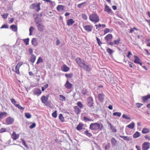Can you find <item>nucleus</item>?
Segmentation results:
<instances>
[{"instance_id":"f257e3e1","label":"nucleus","mask_w":150,"mask_h":150,"mask_svg":"<svg viewBox=\"0 0 150 150\" xmlns=\"http://www.w3.org/2000/svg\"><path fill=\"white\" fill-rule=\"evenodd\" d=\"M103 128V126L102 123H98L97 122L91 123L89 126L90 129L94 130L101 131Z\"/></svg>"},{"instance_id":"f03ea898","label":"nucleus","mask_w":150,"mask_h":150,"mask_svg":"<svg viewBox=\"0 0 150 150\" xmlns=\"http://www.w3.org/2000/svg\"><path fill=\"white\" fill-rule=\"evenodd\" d=\"M89 18L90 21L95 23H98L99 21V16L96 13H93L90 14L89 15Z\"/></svg>"},{"instance_id":"7ed1b4c3","label":"nucleus","mask_w":150,"mask_h":150,"mask_svg":"<svg viewBox=\"0 0 150 150\" xmlns=\"http://www.w3.org/2000/svg\"><path fill=\"white\" fill-rule=\"evenodd\" d=\"M40 2L34 3L30 5V8L38 12L40 10Z\"/></svg>"},{"instance_id":"20e7f679","label":"nucleus","mask_w":150,"mask_h":150,"mask_svg":"<svg viewBox=\"0 0 150 150\" xmlns=\"http://www.w3.org/2000/svg\"><path fill=\"white\" fill-rule=\"evenodd\" d=\"M75 60L78 66H86L84 60L80 58L77 57L76 59Z\"/></svg>"},{"instance_id":"39448f33","label":"nucleus","mask_w":150,"mask_h":150,"mask_svg":"<svg viewBox=\"0 0 150 150\" xmlns=\"http://www.w3.org/2000/svg\"><path fill=\"white\" fill-rule=\"evenodd\" d=\"M87 105L89 107H92L93 106L94 102L93 98L91 97H89L87 99Z\"/></svg>"},{"instance_id":"423d86ee","label":"nucleus","mask_w":150,"mask_h":150,"mask_svg":"<svg viewBox=\"0 0 150 150\" xmlns=\"http://www.w3.org/2000/svg\"><path fill=\"white\" fill-rule=\"evenodd\" d=\"M134 60L133 62L136 64H139L140 66L142 65V63L140 61L139 57L137 55L134 56Z\"/></svg>"},{"instance_id":"0eeeda50","label":"nucleus","mask_w":150,"mask_h":150,"mask_svg":"<svg viewBox=\"0 0 150 150\" xmlns=\"http://www.w3.org/2000/svg\"><path fill=\"white\" fill-rule=\"evenodd\" d=\"M150 143L148 142H145L142 144L143 150H147L150 148Z\"/></svg>"},{"instance_id":"6e6552de","label":"nucleus","mask_w":150,"mask_h":150,"mask_svg":"<svg viewBox=\"0 0 150 150\" xmlns=\"http://www.w3.org/2000/svg\"><path fill=\"white\" fill-rule=\"evenodd\" d=\"M85 30L87 32H90L92 31L93 26L91 25H86L83 26Z\"/></svg>"},{"instance_id":"1a4fd4ad","label":"nucleus","mask_w":150,"mask_h":150,"mask_svg":"<svg viewBox=\"0 0 150 150\" xmlns=\"http://www.w3.org/2000/svg\"><path fill=\"white\" fill-rule=\"evenodd\" d=\"M14 119L11 117H8L6 118V122L7 125H11L14 122Z\"/></svg>"},{"instance_id":"9d476101","label":"nucleus","mask_w":150,"mask_h":150,"mask_svg":"<svg viewBox=\"0 0 150 150\" xmlns=\"http://www.w3.org/2000/svg\"><path fill=\"white\" fill-rule=\"evenodd\" d=\"M104 11L107 12V13L109 14H111L112 13L111 9L110 8L109 6L107 5H105Z\"/></svg>"},{"instance_id":"9b49d317","label":"nucleus","mask_w":150,"mask_h":150,"mask_svg":"<svg viewBox=\"0 0 150 150\" xmlns=\"http://www.w3.org/2000/svg\"><path fill=\"white\" fill-rule=\"evenodd\" d=\"M0 47L3 51H9V46L6 44H4L1 46Z\"/></svg>"},{"instance_id":"f8f14e48","label":"nucleus","mask_w":150,"mask_h":150,"mask_svg":"<svg viewBox=\"0 0 150 150\" xmlns=\"http://www.w3.org/2000/svg\"><path fill=\"white\" fill-rule=\"evenodd\" d=\"M113 38L112 35L111 34H109L107 35L104 38L106 42L108 43V41L111 40Z\"/></svg>"},{"instance_id":"ddd939ff","label":"nucleus","mask_w":150,"mask_h":150,"mask_svg":"<svg viewBox=\"0 0 150 150\" xmlns=\"http://www.w3.org/2000/svg\"><path fill=\"white\" fill-rule=\"evenodd\" d=\"M64 86L67 89H69L71 88L73 85L71 83H70L68 80H67Z\"/></svg>"},{"instance_id":"4468645a","label":"nucleus","mask_w":150,"mask_h":150,"mask_svg":"<svg viewBox=\"0 0 150 150\" xmlns=\"http://www.w3.org/2000/svg\"><path fill=\"white\" fill-rule=\"evenodd\" d=\"M31 44L35 47L37 46L38 45V42L37 39L35 38H33L31 40Z\"/></svg>"},{"instance_id":"2eb2a0df","label":"nucleus","mask_w":150,"mask_h":150,"mask_svg":"<svg viewBox=\"0 0 150 150\" xmlns=\"http://www.w3.org/2000/svg\"><path fill=\"white\" fill-rule=\"evenodd\" d=\"M104 98V95L102 93H100L98 95V99L100 102H103Z\"/></svg>"},{"instance_id":"dca6fc26","label":"nucleus","mask_w":150,"mask_h":150,"mask_svg":"<svg viewBox=\"0 0 150 150\" xmlns=\"http://www.w3.org/2000/svg\"><path fill=\"white\" fill-rule=\"evenodd\" d=\"M20 66L12 67V70L13 71L16 72L17 74H20L19 68Z\"/></svg>"},{"instance_id":"f3484780","label":"nucleus","mask_w":150,"mask_h":150,"mask_svg":"<svg viewBox=\"0 0 150 150\" xmlns=\"http://www.w3.org/2000/svg\"><path fill=\"white\" fill-rule=\"evenodd\" d=\"M65 7V6L64 5H59L57 6L56 9L58 11H62L64 10Z\"/></svg>"},{"instance_id":"a211bd4d","label":"nucleus","mask_w":150,"mask_h":150,"mask_svg":"<svg viewBox=\"0 0 150 150\" xmlns=\"http://www.w3.org/2000/svg\"><path fill=\"white\" fill-rule=\"evenodd\" d=\"M74 23L75 21H74L73 19L70 18L67 20V24L68 26H70L72 25Z\"/></svg>"},{"instance_id":"6ab92c4d","label":"nucleus","mask_w":150,"mask_h":150,"mask_svg":"<svg viewBox=\"0 0 150 150\" xmlns=\"http://www.w3.org/2000/svg\"><path fill=\"white\" fill-rule=\"evenodd\" d=\"M38 27V30L40 32H42L43 31L44 29V26L42 24H40L37 25Z\"/></svg>"},{"instance_id":"aec40b11","label":"nucleus","mask_w":150,"mask_h":150,"mask_svg":"<svg viewBox=\"0 0 150 150\" xmlns=\"http://www.w3.org/2000/svg\"><path fill=\"white\" fill-rule=\"evenodd\" d=\"M19 134H16V132H13L11 135V138L13 140H16L19 138Z\"/></svg>"},{"instance_id":"412c9836","label":"nucleus","mask_w":150,"mask_h":150,"mask_svg":"<svg viewBox=\"0 0 150 150\" xmlns=\"http://www.w3.org/2000/svg\"><path fill=\"white\" fill-rule=\"evenodd\" d=\"M119 137L123 139L124 140L127 141H129L131 140L132 138L131 137H128L127 136H124L121 135H120Z\"/></svg>"},{"instance_id":"4be33fe9","label":"nucleus","mask_w":150,"mask_h":150,"mask_svg":"<svg viewBox=\"0 0 150 150\" xmlns=\"http://www.w3.org/2000/svg\"><path fill=\"white\" fill-rule=\"evenodd\" d=\"M48 100V98L46 97L45 96L42 97L41 98V100L42 102L44 104H46Z\"/></svg>"},{"instance_id":"5701e85b","label":"nucleus","mask_w":150,"mask_h":150,"mask_svg":"<svg viewBox=\"0 0 150 150\" xmlns=\"http://www.w3.org/2000/svg\"><path fill=\"white\" fill-rule=\"evenodd\" d=\"M10 28L14 32H17V26L14 25H11L10 26Z\"/></svg>"},{"instance_id":"b1692460","label":"nucleus","mask_w":150,"mask_h":150,"mask_svg":"<svg viewBox=\"0 0 150 150\" xmlns=\"http://www.w3.org/2000/svg\"><path fill=\"white\" fill-rule=\"evenodd\" d=\"M74 111L77 115L79 114L81 111V110L77 106L74 107Z\"/></svg>"},{"instance_id":"393cba45","label":"nucleus","mask_w":150,"mask_h":150,"mask_svg":"<svg viewBox=\"0 0 150 150\" xmlns=\"http://www.w3.org/2000/svg\"><path fill=\"white\" fill-rule=\"evenodd\" d=\"M112 145V146H115L116 145L117 142L115 138L112 137L111 139Z\"/></svg>"},{"instance_id":"a878e982","label":"nucleus","mask_w":150,"mask_h":150,"mask_svg":"<svg viewBox=\"0 0 150 150\" xmlns=\"http://www.w3.org/2000/svg\"><path fill=\"white\" fill-rule=\"evenodd\" d=\"M36 58V56L33 54H32L30 58V61L33 63H34L35 61Z\"/></svg>"},{"instance_id":"bb28decb","label":"nucleus","mask_w":150,"mask_h":150,"mask_svg":"<svg viewBox=\"0 0 150 150\" xmlns=\"http://www.w3.org/2000/svg\"><path fill=\"white\" fill-rule=\"evenodd\" d=\"M108 124L110 125V127L112 130V132H116L117 130L115 127L112 125V124L110 122L108 123Z\"/></svg>"},{"instance_id":"cd10ccee","label":"nucleus","mask_w":150,"mask_h":150,"mask_svg":"<svg viewBox=\"0 0 150 150\" xmlns=\"http://www.w3.org/2000/svg\"><path fill=\"white\" fill-rule=\"evenodd\" d=\"M7 113L6 112H2L0 113V120L4 117L7 115Z\"/></svg>"},{"instance_id":"c85d7f7f","label":"nucleus","mask_w":150,"mask_h":150,"mask_svg":"<svg viewBox=\"0 0 150 150\" xmlns=\"http://www.w3.org/2000/svg\"><path fill=\"white\" fill-rule=\"evenodd\" d=\"M81 67L86 71L87 72H89L91 70L90 66H80Z\"/></svg>"},{"instance_id":"c756f323","label":"nucleus","mask_w":150,"mask_h":150,"mask_svg":"<svg viewBox=\"0 0 150 150\" xmlns=\"http://www.w3.org/2000/svg\"><path fill=\"white\" fill-rule=\"evenodd\" d=\"M61 69L63 71L67 72L69 70L70 68L68 66H62Z\"/></svg>"},{"instance_id":"7c9ffc66","label":"nucleus","mask_w":150,"mask_h":150,"mask_svg":"<svg viewBox=\"0 0 150 150\" xmlns=\"http://www.w3.org/2000/svg\"><path fill=\"white\" fill-rule=\"evenodd\" d=\"M34 93L35 95L38 96L41 94V91L40 89H37L35 90Z\"/></svg>"},{"instance_id":"2f4dec72","label":"nucleus","mask_w":150,"mask_h":150,"mask_svg":"<svg viewBox=\"0 0 150 150\" xmlns=\"http://www.w3.org/2000/svg\"><path fill=\"white\" fill-rule=\"evenodd\" d=\"M135 123L133 122L130 123L127 125V127L130 129H133L135 126Z\"/></svg>"},{"instance_id":"473e14b6","label":"nucleus","mask_w":150,"mask_h":150,"mask_svg":"<svg viewBox=\"0 0 150 150\" xmlns=\"http://www.w3.org/2000/svg\"><path fill=\"white\" fill-rule=\"evenodd\" d=\"M149 132V129L148 128H144L142 131V133L143 134L147 133Z\"/></svg>"},{"instance_id":"72a5a7b5","label":"nucleus","mask_w":150,"mask_h":150,"mask_svg":"<svg viewBox=\"0 0 150 150\" xmlns=\"http://www.w3.org/2000/svg\"><path fill=\"white\" fill-rule=\"evenodd\" d=\"M133 136L134 138H137L140 136V134L139 132L137 131L133 134Z\"/></svg>"},{"instance_id":"f704fd0d","label":"nucleus","mask_w":150,"mask_h":150,"mask_svg":"<svg viewBox=\"0 0 150 150\" xmlns=\"http://www.w3.org/2000/svg\"><path fill=\"white\" fill-rule=\"evenodd\" d=\"M150 98V94L142 97V100L144 102L146 101L148 99Z\"/></svg>"},{"instance_id":"c9c22d12","label":"nucleus","mask_w":150,"mask_h":150,"mask_svg":"<svg viewBox=\"0 0 150 150\" xmlns=\"http://www.w3.org/2000/svg\"><path fill=\"white\" fill-rule=\"evenodd\" d=\"M82 126L83 124L79 123L76 127V129L78 130H81L82 129Z\"/></svg>"},{"instance_id":"e433bc0d","label":"nucleus","mask_w":150,"mask_h":150,"mask_svg":"<svg viewBox=\"0 0 150 150\" xmlns=\"http://www.w3.org/2000/svg\"><path fill=\"white\" fill-rule=\"evenodd\" d=\"M29 38H27L26 39H23V41L25 45H27L29 44Z\"/></svg>"},{"instance_id":"4c0bfd02","label":"nucleus","mask_w":150,"mask_h":150,"mask_svg":"<svg viewBox=\"0 0 150 150\" xmlns=\"http://www.w3.org/2000/svg\"><path fill=\"white\" fill-rule=\"evenodd\" d=\"M106 51L107 52L110 54H112V53L114 52V51L112 50V49L108 48L107 50Z\"/></svg>"},{"instance_id":"58836bf2","label":"nucleus","mask_w":150,"mask_h":150,"mask_svg":"<svg viewBox=\"0 0 150 150\" xmlns=\"http://www.w3.org/2000/svg\"><path fill=\"white\" fill-rule=\"evenodd\" d=\"M59 120L62 122H64V118L63 116V115H62V114H59Z\"/></svg>"},{"instance_id":"ea45409f","label":"nucleus","mask_w":150,"mask_h":150,"mask_svg":"<svg viewBox=\"0 0 150 150\" xmlns=\"http://www.w3.org/2000/svg\"><path fill=\"white\" fill-rule=\"evenodd\" d=\"M30 68L29 70H32V71L34 72L37 71V68L35 66H30Z\"/></svg>"},{"instance_id":"a19ab883","label":"nucleus","mask_w":150,"mask_h":150,"mask_svg":"<svg viewBox=\"0 0 150 150\" xmlns=\"http://www.w3.org/2000/svg\"><path fill=\"white\" fill-rule=\"evenodd\" d=\"M34 29V28L33 26H32L30 27L29 29V31L30 32L29 35H32Z\"/></svg>"},{"instance_id":"79ce46f5","label":"nucleus","mask_w":150,"mask_h":150,"mask_svg":"<svg viewBox=\"0 0 150 150\" xmlns=\"http://www.w3.org/2000/svg\"><path fill=\"white\" fill-rule=\"evenodd\" d=\"M120 38H118L117 40H115L114 41V45H118L120 43Z\"/></svg>"},{"instance_id":"37998d69","label":"nucleus","mask_w":150,"mask_h":150,"mask_svg":"<svg viewBox=\"0 0 150 150\" xmlns=\"http://www.w3.org/2000/svg\"><path fill=\"white\" fill-rule=\"evenodd\" d=\"M84 133L88 137H90L92 136V134L91 133L88 132L87 130H86L84 132Z\"/></svg>"},{"instance_id":"c03bdc74","label":"nucleus","mask_w":150,"mask_h":150,"mask_svg":"<svg viewBox=\"0 0 150 150\" xmlns=\"http://www.w3.org/2000/svg\"><path fill=\"white\" fill-rule=\"evenodd\" d=\"M96 39L99 46H100L103 43L101 42L100 39L97 37H96Z\"/></svg>"},{"instance_id":"a18cd8bd","label":"nucleus","mask_w":150,"mask_h":150,"mask_svg":"<svg viewBox=\"0 0 150 150\" xmlns=\"http://www.w3.org/2000/svg\"><path fill=\"white\" fill-rule=\"evenodd\" d=\"M110 144L109 143H108L105 147V150H108L110 149Z\"/></svg>"},{"instance_id":"49530a36","label":"nucleus","mask_w":150,"mask_h":150,"mask_svg":"<svg viewBox=\"0 0 150 150\" xmlns=\"http://www.w3.org/2000/svg\"><path fill=\"white\" fill-rule=\"evenodd\" d=\"M43 60L41 57H40L38 58V60L36 62V64H38L39 63L42 62Z\"/></svg>"},{"instance_id":"de8ad7c7","label":"nucleus","mask_w":150,"mask_h":150,"mask_svg":"<svg viewBox=\"0 0 150 150\" xmlns=\"http://www.w3.org/2000/svg\"><path fill=\"white\" fill-rule=\"evenodd\" d=\"M35 21L36 24L38 25V24L40 23V22L41 21V20L40 19L36 18L35 19Z\"/></svg>"},{"instance_id":"09e8293b","label":"nucleus","mask_w":150,"mask_h":150,"mask_svg":"<svg viewBox=\"0 0 150 150\" xmlns=\"http://www.w3.org/2000/svg\"><path fill=\"white\" fill-rule=\"evenodd\" d=\"M83 120L85 122H87L88 121H93L92 120L88 118L86 116H84L83 117Z\"/></svg>"},{"instance_id":"8fccbe9b","label":"nucleus","mask_w":150,"mask_h":150,"mask_svg":"<svg viewBox=\"0 0 150 150\" xmlns=\"http://www.w3.org/2000/svg\"><path fill=\"white\" fill-rule=\"evenodd\" d=\"M121 113L120 112H116L113 113V115L114 116L120 117L121 115Z\"/></svg>"},{"instance_id":"3c124183","label":"nucleus","mask_w":150,"mask_h":150,"mask_svg":"<svg viewBox=\"0 0 150 150\" xmlns=\"http://www.w3.org/2000/svg\"><path fill=\"white\" fill-rule=\"evenodd\" d=\"M77 105L80 108H83V105L81 102H78L77 103Z\"/></svg>"},{"instance_id":"603ef678","label":"nucleus","mask_w":150,"mask_h":150,"mask_svg":"<svg viewBox=\"0 0 150 150\" xmlns=\"http://www.w3.org/2000/svg\"><path fill=\"white\" fill-rule=\"evenodd\" d=\"M122 117L126 120H129L130 119V117L127 115L124 114L122 115Z\"/></svg>"},{"instance_id":"864d4df0","label":"nucleus","mask_w":150,"mask_h":150,"mask_svg":"<svg viewBox=\"0 0 150 150\" xmlns=\"http://www.w3.org/2000/svg\"><path fill=\"white\" fill-rule=\"evenodd\" d=\"M82 18L84 20H86L87 19L88 17L86 14L85 13H82L81 15Z\"/></svg>"},{"instance_id":"5fc2aeb1","label":"nucleus","mask_w":150,"mask_h":150,"mask_svg":"<svg viewBox=\"0 0 150 150\" xmlns=\"http://www.w3.org/2000/svg\"><path fill=\"white\" fill-rule=\"evenodd\" d=\"M60 100L62 101H65L66 100L65 97L63 96L60 95H59Z\"/></svg>"},{"instance_id":"6e6d98bb","label":"nucleus","mask_w":150,"mask_h":150,"mask_svg":"<svg viewBox=\"0 0 150 150\" xmlns=\"http://www.w3.org/2000/svg\"><path fill=\"white\" fill-rule=\"evenodd\" d=\"M25 116L27 118H31V115L29 113H26L25 114Z\"/></svg>"},{"instance_id":"4d7b16f0","label":"nucleus","mask_w":150,"mask_h":150,"mask_svg":"<svg viewBox=\"0 0 150 150\" xmlns=\"http://www.w3.org/2000/svg\"><path fill=\"white\" fill-rule=\"evenodd\" d=\"M104 32V35L110 32V29L108 28H105L103 30Z\"/></svg>"},{"instance_id":"13d9d810","label":"nucleus","mask_w":150,"mask_h":150,"mask_svg":"<svg viewBox=\"0 0 150 150\" xmlns=\"http://www.w3.org/2000/svg\"><path fill=\"white\" fill-rule=\"evenodd\" d=\"M86 3V2L85 1V2H82V3H81L80 4H79L77 5V7L79 8H81V6L83 5H84Z\"/></svg>"},{"instance_id":"bf43d9fd","label":"nucleus","mask_w":150,"mask_h":150,"mask_svg":"<svg viewBox=\"0 0 150 150\" xmlns=\"http://www.w3.org/2000/svg\"><path fill=\"white\" fill-rule=\"evenodd\" d=\"M65 76L67 78H71L73 76V74H66Z\"/></svg>"},{"instance_id":"052dcab7","label":"nucleus","mask_w":150,"mask_h":150,"mask_svg":"<svg viewBox=\"0 0 150 150\" xmlns=\"http://www.w3.org/2000/svg\"><path fill=\"white\" fill-rule=\"evenodd\" d=\"M8 28V25L7 24H4L2 25L1 27V29L2 28Z\"/></svg>"},{"instance_id":"680f3d73","label":"nucleus","mask_w":150,"mask_h":150,"mask_svg":"<svg viewBox=\"0 0 150 150\" xmlns=\"http://www.w3.org/2000/svg\"><path fill=\"white\" fill-rule=\"evenodd\" d=\"M8 15V13H4L2 14L1 16L4 19H6L7 18Z\"/></svg>"},{"instance_id":"e2e57ef3","label":"nucleus","mask_w":150,"mask_h":150,"mask_svg":"<svg viewBox=\"0 0 150 150\" xmlns=\"http://www.w3.org/2000/svg\"><path fill=\"white\" fill-rule=\"evenodd\" d=\"M132 54L131 52L130 51H129L128 52V54L126 56L127 58L129 59L130 58L131 56H132Z\"/></svg>"},{"instance_id":"0e129e2a","label":"nucleus","mask_w":150,"mask_h":150,"mask_svg":"<svg viewBox=\"0 0 150 150\" xmlns=\"http://www.w3.org/2000/svg\"><path fill=\"white\" fill-rule=\"evenodd\" d=\"M11 103L15 106H16V105L17 104H16V101L13 98H12L11 99Z\"/></svg>"},{"instance_id":"69168bd1","label":"nucleus","mask_w":150,"mask_h":150,"mask_svg":"<svg viewBox=\"0 0 150 150\" xmlns=\"http://www.w3.org/2000/svg\"><path fill=\"white\" fill-rule=\"evenodd\" d=\"M52 115L53 117L54 118H56L57 117V111H55L54 112H53L52 114Z\"/></svg>"},{"instance_id":"338daca9","label":"nucleus","mask_w":150,"mask_h":150,"mask_svg":"<svg viewBox=\"0 0 150 150\" xmlns=\"http://www.w3.org/2000/svg\"><path fill=\"white\" fill-rule=\"evenodd\" d=\"M36 125V124L35 123H32V125H30V127L29 128L30 129H32L35 127Z\"/></svg>"},{"instance_id":"774afa93","label":"nucleus","mask_w":150,"mask_h":150,"mask_svg":"<svg viewBox=\"0 0 150 150\" xmlns=\"http://www.w3.org/2000/svg\"><path fill=\"white\" fill-rule=\"evenodd\" d=\"M16 107H17L18 108L20 109L23 110L24 109V108L21 107V105H20L19 104L16 105Z\"/></svg>"}]
</instances>
